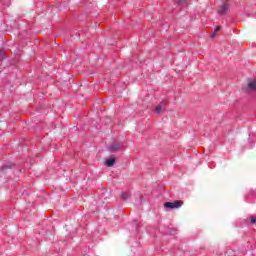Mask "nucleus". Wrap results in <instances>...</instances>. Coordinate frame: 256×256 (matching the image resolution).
Segmentation results:
<instances>
[{"label": "nucleus", "mask_w": 256, "mask_h": 256, "mask_svg": "<svg viewBox=\"0 0 256 256\" xmlns=\"http://www.w3.org/2000/svg\"><path fill=\"white\" fill-rule=\"evenodd\" d=\"M164 207L166 209H179L180 207H183V201L176 200L174 202H166L164 203Z\"/></svg>", "instance_id": "f257e3e1"}, {"label": "nucleus", "mask_w": 256, "mask_h": 256, "mask_svg": "<svg viewBox=\"0 0 256 256\" xmlns=\"http://www.w3.org/2000/svg\"><path fill=\"white\" fill-rule=\"evenodd\" d=\"M227 11H229V4H223L218 10L219 15H226Z\"/></svg>", "instance_id": "f03ea898"}, {"label": "nucleus", "mask_w": 256, "mask_h": 256, "mask_svg": "<svg viewBox=\"0 0 256 256\" xmlns=\"http://www.w3.org/2000/svg\"><path fill=\"white\" fill-rule=\"evenodd\" d=\"M163 109H165V104H163V102H161L160 104H158L156 106L155 113L157 115H161V113H163Z\"/></svg>", "instance_id": "7ed1b4c3"}, {"label": "nucleus", "mask_w": 256, "mask_h": 256, "mask_svg": "<svg viewBox=\"0 0 256 256\" xmlns=\"http://www.w3.org/2000/svg\"><path fill=\"white\" fill-rule=\"evenodd\" d=\"M248 89H249V91H255L256 90V79L252 80L250 83H248Z\"/></svg>", "instance_id": "20e7f679"}, {"label": "nucleus", "mask_w": 256, "mask_h": 256, "mask_svg": "<svg viewBox=\"0 0 256 256\" xmlns=\"http://www.w3.org/2000/svg\"><path fill=\"white\" fill-rule=\"evenodd\" d=\"M121 149L120 143H114L110 146V151H119Z\"/></svg>", "instance_id": "39448f33"}, {"label": "nucleus", "mask_w": 256, "mask_h": 256, "mask_svg": "<svg viewBox=\"0 0 256 256\" xmlns=\"http://www.w3.org/2000/svg\"><path fill=\"white\" fill-rule=\"evenodd\" d=\"M106 165L107 167H113V165H115V158H110L106 160Z\"/></svg>", "instance_id": "423d86ee"}, {"label": "nucleus", "mask_w": 256, "mask_h": 256, "mask_svg": "<svg viewBox=\"0 0 256 256\" xmlns=\"http://www.w3.org/2000/svg\"><path fill=\"white\" fill-rule=\"evenodd\" d=\"M121 197L123 201H127L129 199V194L127 192H122Z\"/></svg>", "instance_id": "0eeeda50"}, {"label": "nucleus", "mask_w": 256, "mask_h": 256, "mask_svg": "<svg viewBox=\"0 0 256 256\" xmlns=\"http://www.w3.org/2000/svg\"><path fill=\"white\" fill-rule=\"evenodd\" d=\"M251 223H252V224H255V223H256V217H255V216H253V217L251 218Z\"/></svg>", "instance_id": "6e6552de"}, {"label": "nucleus", "mask_w": 256, "mask_h": 256, "mask_svg": "<svg viewBox=\"0 0 256 256\" xmlns=\"http://www.w3.org/2000/svg\"><path fill=\"white\" fill-rule=\"evenodd\" d=\"M217 31H221V27L217 26V27L215 28V32H217Z\"/></svg>", "instance_id": "1a4fd4ad"}]
</instances>
